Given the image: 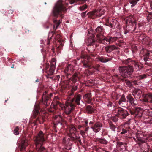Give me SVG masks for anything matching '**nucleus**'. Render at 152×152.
Returning a JSON list of instances; mask_svg holds the SVG:
<instances>
[{
  "label": "nucleus",
  "mask_w": 152,
  "mask_h": 152,
  "mask_svg": "<svg viewBox=\"0 0 152 152\" xmlns=\"http://www.w3.org/2000/svg\"><path fill=\"white\" fill-rule=\"evenodd\" d=\"M43 136L42 132L40 131L34 140L36 149L38 150L39 152H46L45 148L42 146L45 141Z\"/></svg>",
  "instance_id": "f257e3e1"
},
{
  "label": "nucleus",
  "mask_w": 152,
  "mask_h": 152,
  "mask_svg": "<svg viewBox=\"0 0 152 152\" xmlns=\"http://www.w3.org/2000/svg\"><path fill=\"white\" fill-rule=\"evenodd\" d=\"M75 100L73 98L71 99L67 100L65 104H62L59 102H57V105H59L62 110L64 111L65 113L67 114H69L75 108V106L72 103V102Z\"/></svg>",
  "instance_id": "f03ea898"
},
{
  "label": "nucleus",
  "mask_w": 152,
  "mask_h": 152,
  "mask_svg": "<svg viewBox=\"0 0 152 152\" xmlns=\"http://www.w3.org/2000/svg\"><path fill=\"white\" fill-rule=\"evenodd\" d=\"M119 71L122 77L124 78H127L131 76L133 69L132 66H127L119 67Z\"/></svg>",
  "instance_id": "7ed1b4c3"
},
{
  "label": "nucleus",
  "mask_w": 152,
  "mask_h": 152,
  "mask_svg": "<svg viewBox=\"0 0 152 152\" xmlns=\"http://www.w3.org/2000/svg\"><path fill=\"white\" fill-rule=\"evenodd\" d=\"M65 7L63 5L61 0H59L56 4L53 10V12L55 15L59 14L61 12L66 11Z\"/></svg>",
  "instance_id": "20e7f679"
},
{
  "label": "nucleus",
  "mask_w": 152,
  "mask_h": 152,
  "mask_svg": "<svg viewBox=\"0 0 152 152\" xmlns=\"http://www.w3.org/2000/svg\"><path fill=\"white\" fill-rule=\"evenodd\" d=\"M76 129L74 126L71 124L68 128V131L69 132V136L70 138L71 141L75 140L76 139H78L79 141L80 140V137L79 136H77L75 135V132Z\"/></svg>",
  "instance_id": "39448f33"
},
{
  "label": "nucleus",
  "mask_w": 152,
  "mask_h": 152,
  "mask_svg": "<svg viewBox=\"0 0 152 152\" xmlns=\"http://www.w3.org/2000/svg\"><path fill=\"white\" fill-rule=\"evenodd\" d=\"M113 113L115 115L121 118H125L129 115L126 110L120 108L116 109L113 111Z\"/></svg>",
  "instance_id": "423d86ee"
},
{
  "label": "nucleus",
  "mask_w": 152,
  "mask_h": 152,
  "mask_svg": "<svg viewBox=\"0 0 152 152\" xmlns=\"http://www.w3.org/2000/svg\"><path fill=\"white\" fill-rule=\"evenodd\" d=\"M97 39L99 41H100L102 39H103L108 42L109 44H111L113 43L117 39V37H105L103 39H102L100 35H97Z\"/></svg>",
  "instance_id": "0eeeda50"
},
{
  "label": "nucleus",
  "mask_w": 152,
  "mask_h": 152,
  "mask_svg": "<svg viewBox=\"0 0 152 152\" xmlns=\"http://www.w3.org/2000/svg\"><path fill=\"white\" fill-rule=\"evenodd\" d=\"M56 63V60L54 58L52 59L51 62L50 67L49 70L50 75H52L55 69Z\"/></svg>",
  "instance_id": "6e6552de"
},
{
  "label": "nucleus",
  "mask_w": 152,
  "mask_h": 152,
  "mask_svg": "<svg viewBox=\"0 0 152 152\" xmlns=\"http://www.w3.org/2000/svg\"><path fill=\"white\" fill-rule=\"evenodd\" d=\"M142 134L137 132L136 133V137L137 139V141L140 143H143L146 142V138L142 137Z\"/></svg>",
  "instance_id": "1a4fd4ad"
},
{
  "label": "nucleus",
  "mask_w": 152,
  "mask_h": 152,
  "mask_svg": "<svg viewBox=\"0 0 152 152\" xmlns=\"http://www.w3.org/2000/svg\"><path fill=\"white\" fill-rule=\"evenodd\" d=\"M102 124L99 122H97L95 124L94 127H91L95 133L98 132L102 127Z\"/></svg>",
  "instance_id": "9d476101"
},
{
  "label": "nucleus",
  "mask_w": 152,
  "mask_h": 152,
  "mask_svg": "<svg viewBox=\"0 0 152 152\" xmlns=\"http://www.w3.org/2000/svg\"><path fill=\"white\" fill-rule=\"evenodd\" d=\"M67 131L68 135L63 138V143L67 146H69L72 144V143L71 142L72 141L71 140L69 136V132L68 130Z\"/></svg>",
  "instance_id": "9b49d317"
},
{
  "label": "nucleus",
  "mask_w": 152,
  "mask_h": 152,
  "mask_svg": "<svg viewBox=\"0 0 152 152\" xmlns=\"http://www.w3.org/2000/svg\"><path fill=\"white\" fill-rule=\"evenodd\" d=\"M128 102V101L126 100L124 96L122 95L119 100L118 104L121 106L125 107L127 106Z\"/></svg>",
  "instance_id": "f8f14e48"
},
{
  "label": "nucleus",
  "mask_w": 152,
  "mask_h": 152,
  "mask_svg": "<svg viewBox=\"0 0 152 152\" xmlns=\"http://www.w3.org/2000/svg\"><path fill=\"white\" fill-rule=\"evenodd\" d=\"M105 12V10L103 9L97 10L95 11L92 14L95 15L97 17H100L104 14Z\"/></svg>",
  "instance_id": "ddd939ff"
},
{
  "label": "nucleus",
  "mask_w": 152,
  "mask_h": 152,
  "mask_svg": "<svg viewBox=\"0 0 152 152\" xmlns=\"http://www.w3.org/2000/svg\"><path fill=\"white\" fill-rule=\"evenodd\" d=\"M74 70L73 66L70 64H68L66 66L64 70L65 73L68 75L70 74V72H72Z\"/></svg>",
  "instance_id": "4468645a"
},
{
  "label": "nucleus",
  "mask_w": 152,
  "mask_h": 152,
  "mask_svg": "<svg viewBox=\"0 0 152 152\" xmlns=\"http://www.w3.org/2000/svg\"><path fill=\"white\" fill-rule=\"evenodd\" d=\"M110 128L113 131V132H110L109 133L108 136L110 138H112L114 137L115 135V131L116 129V127L113 124H111L110 126Z\"/></svg>",
  "instance_id": "2eb2a0df"
},
{
  "label": "nucleus",
  "mask_w": 152,
  "mask_h": 152,
  "mask_svg": "<svg viewBox=\"0 0 152 152\" xmlns=\"http://www.w3.org/2000/svg\"><path fill=\"white\" fill-rule=\"evenodd\" d=\"M28 145V141L26 140H23L22 141L20 147V151H23L25 149L26 147Z\"/></svg>",
  "instance_id": "dca6fc26"
},
{
  "label": "nucleus",
  "mask_w": 152,
  "mask_h": 152,
  "mask_svg": "<svg viewBox=\"0 0 152 152\" xmlns=\"http://www.w3.org/2000/svg\"><path fill=\"white\" fill-rule=\"evenodd\" d=\"M127 22L131 23L133 25H136L135 19L133 15H131L128 18Z\"/></svg>",
  "instance_id": "f3484780"
},
{
  "label": "nucleus",
  "mask_w": 152,
  "mask_h": 152,
  "mask_svg": "<svg viewBox=\"0 0 152 152\" xmlns=\"http://www.w3.org/2000/svg\"><path fill=\"white\" fill-rule=\"evenodd\" d=\"M91 93L89 92L83 96V98L88 103L90 104L91 101Z\"/></svg>",
  "instance_id": "a211bd4d"
},
{
  "label": "nucleus",
  "mask_w": 152,
  "mask_h": 152,
  "mask_svg": "<svg viewBox=\"0 0 152 152\" xmlns=\"http://www.w3.org/2000/svg\"><path fill=\"white\" fill-rule=\"evenodd\" d=\"M117 49L118 48L114 45L108 46L105 48V50L108 53L114 50Z\"/></svg>",
  "instance_id": "6ab92c4d"
},
{
  "label": "nucleus",
  "mask_w": 152,
  "mask_h": 152,
  "mask_svg": "<svg viewBox=\"0 0 152 152\" xmlns=\"http://www.w3.org/2000/svg\"><path fill=\"white\" fill-rule=\"evenodd\" d=\"M47 92L45 91L42 97V100L44 102V104L46 105H47V101L49 100V97L47 96Z\"/></svg>",
  "instance_id": "aec40b11"
},
{
  "label": "nucleus",
  "mask_w": 152,
  "mask_h": 152,
  "mask_svg": "<svg viewBox=\"0 0 152 152\" xmlns=\"http://www.w3.org/2000/svg\"><path fill=\"white\" fill-rule=\"evenodd\" d=\"M97 61L102 62H106L111 60V59L104 58L102 57H99L96 58Z\"/></svg>",
  "instance_id": "412c9836"
},
{
  "label": "nucleus",
  "mask_w": 152,
  "mask_h": 152,
  "mask_svg": "<svg viewBox=\"0 0 152 152\" xmlns=\"http://www.w3.org/2000/svg\"><path fill=\"white\" fill-rule=\"evenodd\" d=\"M150 99V102L152 103V94H148L146 95L143 100L145 102H148L149 100Z\"/></svg>",
  "instance_id": "4be33fe9"
},
{
  "label": "nucleus",
  "mask_w": 152,
  "mask_h": 152,
  "mask_svg": "<svg viewBox=\"0 0 152 152\" xmlns=\"http://www.w3.org/2000/svg\"><path fill=\"white\" fill-rule=\"evenodd\" d=\"M118 146L120 150L124 151L126 150V145L125 143L122 142H118Z\"/></svg>",
  "instance_id": "5701e85b"
},
{
  "label": "nucleus",
  "mask_w": 152,
  "mask_h": 152,
  "mask_svg": "<svg viewBox=\"0 0 152 152\" xmlns=\"http://www.w3.org/2000/svg\"><path fill=\"white\" fill-rule=\"evenodd\" d=\"M126 98L130 103L132 106H135L136 105V104L135 103V100L134 99L130 96V94L128 95L127 96Z\"/></svg>",
  "instance_id": "b1692460"
},
{
  "label": "nucleus",
  "mask_w": 152,
  "mask_h": 152,
  "mask_svg": "<svg viewBox=\"0 0 152 152\" xmlns=\"http://www.w3.org/2000/svg\"><path fill=\"white\" fill-rule=\"evenodd\" d=\"M94 109L91 106L89 105L87 107L86 110L88 113L91 114L94 112Z\"/></svg>",
  "instance_id": "393cba45"
},
{
  "label": "nucleus",
  "mask_w": 152,
  "mask_h": 152,
  "mask_svg": "<svg viewBox=\"0 0 152 152\" xmlns=\"http://www.w3.org/2000/svg\"><path fill=\"white\" fill-rule=\"evenodd\" d=\"M81 97V96L80 94L78 95L76 97L75 102L78 105H80Z\"/></svg>",
  "instance_id": "a878e982"
},
{
  "label": "nucleus",
  "mask_w": 152,
  "mask_h": 152,
  "mask_svg": "<svg viewBox=\"0 0 152 152\" xmlns=\"http://www.w3.org/2000/svg\"><path fill=\"white\" fill-rule=\"evenodd\" d=\"M140 0H130L129 1L130 3L131 4V7L132 8L134 6H135L137 2Z\"/></svg>",
  "instance_id": "bb28decb"
},
{
  "label": "nucleus",
  "mask_w": 152,
  "mask_h": 152,
  "mask_svg": "<svg viewBox=\"0 0 152 152\" xmlns=\"http://www.w3.org/2000/svg\"><path fill=\"white\" fill-rule=\"evenodd\" d=\"M54 28L56 27L55 29H56L57 28L60 24L61 21L60 20H59L58 21L55 20L54 21Z\"/></svg>",
  "instance_id": "cd10ccee"
},
{
  "label": "nucleus",
  "mask_w": 152,
  "mask_h": 152,
  "mask_svg": "<svg viewBox=\"0 0 152 152\" xmlns=\"http://www.w3.org/2000/svg\"><path fill=\"white\" fill-rule=\"evenodd\" d=\"M39 106H34V109L33 110V113L36 115L37 114L39 113Z\"/></svg>",
  "instance_id": "c85d7f7f"
},
{
  "label": "nucleus",
  "mask_w": 152,
  "mask_h": 152,
  "mask_svg": "<svg viewBox=\"0 0 152 152\" xmlns=\"http://www.w3.org/2000/svg\"><path fill=\"white\" fill-rule=\"evenodd\" d=\"M98 141L101 144H107L108 143V141L105 139H99Z\"/></svg>",
  "instance_id": "c756f323"
},
{
  "label": "nucleus",
  "mask_w": 152,
  "mask_h": 152,
  "mask_svg": "<svg viewBox=\"0 0 152 152\" xmlns=\"http://www.w3.org/2000/svg\"><path fill=\"white\" fill-rule=\"evenodd\" d=\"M77 74H74L71 78V80L73 83H75L77 80Z\"/></svg>",
  "instance_id": "7c9ffc66"
},
{
  "label": "nucleus",
  "mask_w": 152,
  "mask_h": 152,
  "mask_svg": "<svg viewBox=\"0 0 152 152\" xmlns=\"http://www.w3.org/2000/svg\"><path fill=\"white\" fill-rule=\"evenodd\" d=\"M104 30L102 27L101 26H98L96 29V31L97 32L100 33Z\"/></svg>",
  "instance_id": "2f4dec72"
},
{
  "label": "nucleus",
  "mask_w": 152,
  "mask_h": 152,
  "mask_svg": "<svg viewBox=\"0 0 152 152\" xmlns=\"http://www.w3.org/2000/svg\"><path fill=\"white\" fill-rule=\"evenodd\" d=\"M56 107V106L55 104H54L53 103L51 104L50 108L51 109H49L48 111L50 112H52L54 111V109Z\"/></svg>",
  "instance_id": "473e14b6"
},
{
  "label": "nucleus",
  "mask_w": 152,
  "mask_h": 152,
  "mask_svg": "<svg viewBox=\"0 0 152 152\" xmlns=\"http://www.w3.org/2000/svg\"><path fill=\"white\" fill-rule=\"evenodd\" d=\"M87 7V6L85 4L83 6L80 7L79 8V10L81 11H83L86 9Z\"/></svg>",
  "instance_id": "72a5a7b5"
},
{
  "label": "nucleus",
  "mask_w": 152,
  "mask_h": 152,
  "mask_svg": "<svg viewBox=\"0 0 152 152\" xmlns=\"http://www.w3.org/2000/svg\"><path fill=\"white\" fill-rule=\"evenodd\" d=\"M19 127L18 126H17L14 129V134L16 135H18L19 134Z\"/></svg>",
  "instance_id": "f704fd0d"
},
{
  "label": "nucleus",
  "mask_w": 152,
  "mask_h": 152,
  "mask_svg": "<svg viewBox=\"0 0 152 152\" xmlns=\"http://www.w3.org/2000/svg\"><path fill=\"white\" fill-rule=\"evenodd\" d=\"M54 118L55 120H56L57 121L58 120L60 121L62 120L61 116L59 115H56L54 117Z\"/></svg>",
  "instance_id": "c9c22d12"
},
{
  "label": "nucleus",
  "mask_w": 152,
  "mask_h": 152,
  "mask_svg": "<svg viewBox=\"0 0 152 152\" xmlns=\"http://www.w3.org/2000/svg\"><path fill=\"white\" fill-rule=\"evenodd\" d=\"M146 76L145 74H143L141 75H140L137 77V78L139 80L143 79L144 78H145Z\"/></svg>",
  "instance_id": "e433bc0d"
},
{
  "label": "nucleus",
  "mask_w": 152,
  "mask_h": 152,
  "mask_svg": "<svg viewBox=\"0 0 152 152\" xmlns=\"http://www.w3.org/2000/svg\"><path fill=\"white\" fill-rule=\"evenodd\" d=\"M133 64L134 65L135 67L137 68H139V63L137 61H132Z\"/></svg>",
  "instance_id": "4c0bfd02"
},
{
  "label": "nucleus",
  "mask_w": 152,
  "mask_h": 152,
  "mask_svg": "<svg viewBox=\"0 0 152 152\" xmlns=\"http://www.w3.org/2000/svg\"><path fill=\"white\" fill-rule=\"evenodd\" d=\"M83 67H89L90 66L88 64V61H86V62H83Z\"/></svg>",
  "instance_id": "58836bf2"
},
{
  "label": "nucleus",
  "mask_w": 152,
  "mask_h": 152,
  "mask_svg": "<svg viewBox=\"0 0 152 152\" xmlns=\"http://www.w3.org/2000/svg\"><path fill=\"white\" fill-rule=\"evenodd\" d=\"M90 71H92L93 72H96L97 71H99L98 69L95 68L94 67L90 68Z\"/></svg>",
  "instance_id": "ea45409f"
},
{
  "label": "nucleus",
  "mask_w": 152,
  "mask_h": 152,
  "mask_svg": "<svg viewBox=\"0 0 152 152\" xmlns=\"http://www.w3.org/2000/svg\"><path fill=\"white\" fill-rule=\"evenodd\" d=\"M126 84L128 86L130 87L132 86V84L128 80H126Z\"/></svg>",
  "instance_id": "a19ab883"
},
{
  "label": "nucleus",
  "mask_w": 152,
  "mask_h": 152,
  "mask_svg": "<svg viewBox=\"0 0 152 152\" xmlns=\"http://www.w3.org/2000/svg\"><path fill=\"white\" fill-rule=\"evenodd\" d=\"M127 132V130H126L125 129H123L122 130L121 132V134H123L126 133Z\"/></svg>",
  "instance_id": "79ce46f5"
},
{
  "label": "nucleus",
  "mask_w": 152,
  "mask_h": 152,
  "mask_svg": "<svg viewBox=\"0 0 152 152\" xmlns=\"http://www.w3.org/2000/svg\"><path fill=\"white\" fill-rule=\"evenodd\" d=\"M80 134L82 136V137L83 138H85V133L84 131L83 130H80Z\"/></svg>",
  "instance_id": "37998d69"
},
{
  "label": "nucleus",
  "mask_w": 152,
  "mask_h": 152,
  "mask_svg": "<svg viewBox=\"0 0 152 152\" xmlns=\"http://www.w3.org/2000/svg\"><path fill=\"white\" fill-rule=\"evenodd\" d=\"M86 11L82 13L81 14V16L83 18H85L86 16Z\"/></svg>",
  "instance_id": "c03bdc74"
},
{
  "label": "nucleus",
  "mask_w": 152,
  "mask_h": 152,
  "mask_svg": "<svg viewBox=\"0 0 152 152\" xmlns=\"http://www.w3.org/2000/svg\"><path fill=\"white\" fill-rule=\"evenodd\" d=\"M147 39L146 38H144L142 40V42L144 44H147L146 42Z\"/></svg>",
  "instance_id": "a18cd8bd"
},
{
  "label": "nucleus",
  "mask_w": 152,
  "mask_h": 152,
  "mask_svg": "<svg viewBox=\"0 0 152 152\" xmlns=\"http://www.w3.org/2000/svg\"><path fill=\"white\" fill-rule=\"evenodd\" d=\"M151 53L150 52L148 51V52L147 53H146V57H149V56H150V54Z\"/></svg>",
  "instance_id": "49530a36"
},
{
  "label": "nucleus",
  "mask_w": 152,
  "mask_h": 152,
  "mask_svg": "<svg viewBox=\"0 0 152 152\" xmlns=\"http://www.w3.org/2000/svg\"><path fill=\"white\" fill-rule=\"evenodd\" d=\"M77 88V86H75V87H73L72 90L73 91H75Z\"/></svg>",
  "instance_id": "de8ad7c7"
},
{
  "label": "nucleus",
  "mask_w": 152,
  "mask_h": 152,
  "mask_svg": "<svg viewBox=\"0 0 152 152\" xmlns=\"http://www.w3.org/2000/svg\"><path fill=\"white\" fill-rule=\"evenodd\" d=\"M148 139L149 140H152V134L150 135L148 137Z\"/></svg>",
  "instance_id": "09e8293b"
},
{
  "label": "nucleus",
  "mask_w": 152,
  "mask_h": 152,
  "mask_svg": "<svg viewBox=\"0 0 152 152\" xmlns=\"http://www.w3.org/2000/svg\"><path fill=\"white\" fill-rule=\"evenodd\" d=\"M84 123L86 124L85 126H87L88 125V122L87 120H85L84 121Z\"/></svg>",
  "instance_id": "8fccbe9b"
},
{
  "label": "nucleus",
  "mask_w": 152,
  "mask_h": 152,
  "mask_svg": "<svg viewBox=\"0 0 152 152\" xmlns=\"http://www.w3.org/2000/svg\"><path fill=\"white\" fill-rule=\"evenodd\" d=\"M82 127V126L80 125H79L77 126V128L79 129H80Z\"/></svg>",
  "instance_id": "3c124183"
},
{
  "label": "nucleus",
  "mask_w": 152,
  "mask_h": 152,
  "mask_svg": "<svg viewBox=\"0 0 152 152\" xmlns=\"http://www.w3.org/2000/svg\"><path fill=\"white\" fill-rule=\"evenodd\" d=\"M50 39H48L47 40V45L49 44L50 43Z\"/></svg>",
  "instance_id": "603ef678"
},
{
  "label": "nucleus",
  "mask_w": 152,
  "mask_h": 152,
  "mask_svg": "<svg viewBox=\"0 0 152 152\" xmlns=\"http://www.w3.org/2000/svg\"><path fill=\"white\" fill-rule=\"evenodd\" d=\"M81 58H83V59H84V60H85L86 59V57H85V56H81Z\"/></svg>",
  "instance_id": "864d4df0"
},
{
  "label": "nucleus",
  "mask_w": 152,
  "mask_h": 152,
  "mask_svg": "<svg viewBox=\"0 0 152 152\" xmlns=\"http://www.w3.org/2000/svg\"><path fill=\"white\" fill-rule=\"evenodd\" d=\"M94 123V122L93 121H91L89 122V124L90 125H91L92 124H93Z\"/></svg>",
  "instance_id": "5fc2aeb1"
},
{
  "label": "nucleus",
  "mask_w": 152,
  "mask_h": 152,
  "mask_svg": "<svg viewBox=\"0 0 152 152\" xmlns=\"http://www.w3.org/2000/svg\"><path fill=\"white\" fill-rule=\"evenodd\" d=\"M150 6L151 9H152V2H151L150 3Z\"/></svg>",
  "instance_id": "6e6d98bb"
},
{
  "label": "nucleus",
  "mask_w": 152,
  "mask_h": 152,
  "mask_svg": "<svg viewBox=\"0 0 152 152\" xmlns=\"http://www.w3.org/2000/svg\"><path fill=\"white\" fill-rule=\"evenodd\" d=\"M62 123H61L60 122H58V124H57V125H62Z\"/></svg>",
  "instance_id": "4d7b16f0"
},
{
  "label": "nucleus",
  "mask_w": 152,
  "mask_h": 152,
  "mask_svg": "<svg viewBox=\"0 0 152 152\" xmlns=\"http://www.w3.org/2000/svg\"><path fill=\"white\" fill-rule=\"evenodd\" d=\"M89 129V127H88L87 128H86V129L85 130V131H87L88 129Z\"/></svg>",
  "instance_id": "13d9d810"
},
{
  "label": "nucleus",
  "mask_w": 152,
  "mask_h": 152,
  "mask_svg": "<svg viewBox=\"0 0 152 152\" xmlns=\"http://www.w3.org/2000/svg\"><path fill=\"white\" fill-rule=\"evenodd\" d=\"M129 32L128 31H125L124 32V34H126L127 33H128V32Z\"/></svg>",
  "instance_id": "bf43d9fd"
},
{
  "label": "nucleus",
  "mask_w": 152,
  "mask_h": 152,
  "mask_svg": "<svg viewBox=\"0 0 152 152\" xmlns=\"http://www.w3.org/2000/svg\"><path fill=\"white\" fill-rule=\"evenodd\" d=\"M133 139H134V140L135 141H136V142H137L136 140V139L135 138V137H133Z\"/></svg>",
  "instance_id": "052dcab7"
},
{
  "label": "nucleus",
  "mask_w": 152,
  "mask_h": 152,
  "mask_svg": "<svg viewBox=\"0 0 152 152\" xmlns=\"http://www.w3.org/2000/svg\"><path fill=\"white\" fill-rule=\"evenodd\" d=\"M53 95V94L52 93H50V96L51 97Z\"/></svg>",
  "instance_id": "680f3d73"
},
{
  "label": "nucleus",
  "mask_w": 152,
  "mask_h": 152,
  "mask_svg": "<svg viewBox=\"0 0 152 152\" xmlns=\"http://www.w3.org/2000/svg\"><path fill=\"white\" fill-rule=\"evenodd\" d=\"M38 79H37L36 80V82H38Z\"/></svg>",
  "instance_id": "e2e57ef3"
},
{
  "label": "nucleus",
  "mask_w": 152,
  "mask_h": 152,
  "mask_svg": "<svg viewBox=\"0 0 152 152\" xmlns=\"http://www.w3.org/2000/svg\"><path fill=\"white\" fill-rule=\"evenodd\" d=\"M48 75H49V74H48V75L46 76L47 78L48 77Z\"/></svg>",
  "instance_id": "0e129e2a"
},
{
  "label": "nucleus",
  "mask_w": 152,
  "mask_h": 152,
  "mask_svg": "<svg viewBox=\"0 0 152 152\" xmlns=\"http://www.w3.org/2000/svg\"><path fill=\"white\" fill-rule=\"evenodd\" d=\"M134 113L133 112H132V113H131V114L132 115H133L134 114Z\"/></svg>",
  "instance_id": "69168bd1"
},
{
  "label": "nucleus",
  "mask_w": 152,
  "mask_h": 152,
  "mask_svg": "<svg viewBox=\"0 0 152 152\" xmlns=\"http://www.w3.org/2000/svg\"><path fill=\"white\" fill-rule=\"evenodd\" d=\"M138 91L139 92V93H140V92H141V91L140 90H138Z\"/></svg>",
  "instance_id": "338daca9"
},
{
  "label": "nucleus",
  "mask_w": 152,
  "mask_h": 152,
  "mask_svg": "<svg viewBox=\"0 0 152 152\" xmlns=\"http://www.w3.org/2000/svg\"><path fill=\"white\" fill-rule=\"evenodd\" d=\"M81 102H82L83 104H84V103L83 102V101H81Z\"/></svg>",
  "instance_id": "774afa93"
}]
</instances>
